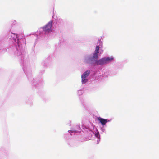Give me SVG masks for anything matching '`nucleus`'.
<instances>
[{"instance_id":"7","label":"nucleus","mask_w":159,"mask_h":159,"mask_svg":"<svg viewBox=\"0 0 159 159\" xmlns=\"http://www.w3.org/2000/svg\"><path fill=\"white\" fill-rule=\"evenodd\" d=\"M14 34L16 35V38L18 40H19V38L18 37V36H17L18 34Z\"/></svg>"},{"instance_id":"6","label":"nucleus","mask_w":159,"mask_h":159,"mask_svg":"<svg viewBox=\"0 0 159 159\" xmlns=\"http://www.w3.org/2000/svg\"><path fill=\"white\" fill-rule=\"evenodd\" d=\"M82 78V82L83 84L85 83L88 80L86 78Z\"/></svg>"},{"instance_id":"10","label":"nucleus","mask_w":159,"mask_h":159,"mask_svg":"<svg viewBox=\"0 0 159 159\" xmlns=\"http://www.w3.org/2000/svg\"><path fill=\"white\" fill-rule=\"evenodd\" d=\"M95 135H96V136H97V134H95Z\"/></svg>"},{"instance_id":"4","label":"nucleus","mask_w":159,"mask_h":159,"mask_svg":"<svg viewBox=\"0 0 159 159\" xmlns=\"http://www.w3.org/2000/svg\"><path fill=\"white\" fill-rule=\"evenodd\" d=\"M90 72L89 70H87L82 75L81 78H86L88 76Z\"/></svg>"},{"instance_id":"9","label":"nucleus","mask_w":159,"mask_h":159,"mask_svg":"<svg viewBox=\"0 0 159 159\" xmlns=\"http://www.w3.org/2000/svg\"><path fill=\"white\" fill-rule=\"evenodd\" d=\"M95 135H96V136H97V134H95Z\"/></svg>"},{"instance_id":"2","label":"nucleus","mask_w":159,"mask_h":159,"mask_svg":"<svg viewBox=\"0 0 159 159\" xmlns=\"http://www.w3.org/2000/svg\"><path fill=\"white\" fill-rule=\"evenodd\" d=\"M43 30L46 32H49L52 30V22L50 21L43 28Z\"/></svg>"},{"instance_id":"5","label":"nucleus","mask_w":159,"mask_h":159,"mask_svg":"<svg viewBox=\"0 0 159 159\" xmlns=\"http://www.w3.org/2000/svg\"><path fill=\"white\" fill-rule=\"evenodd\" d=\"M113 59V57H105V60L106 64H107L111 61Z\"/></svg>"},{"instance_id":"3","label":"nucleus","mask_w":159,"mask_h":159,"mask_svg":"<svg viewBox=\"0 0 159 159\" xmlns=\"http://www.w3.org/2000/svg\"><path fill=\"white\" fill-rule=\"evenodd\" d=\"M98 120L99 122L101 123V124L102 125H105V124L107 122V119H104L100 117H99L98 118Z\"/></svg>"},{"instance_id":"1","label":"nucleus","mask_w":159,"mask_h":159,"mask_svg":"<svg viewBox=\"0 0 159 159\" xmlns=\"http://www.w3.org/2000/svg\"><path fill=\"white\" fill-rule=\"evenodd\" d=\"M99 48L100 47L98 45L96 47L94 53L93 54V57H91V60L92 61H96L95 63L98 65H103L106 64L105 60V58H103L99 60H97L98 58L99 50Z\"/></svg>"},{"instance_id":"8","label":"nucleus","mask_w":159,"mask_h":159,"mask_svg":"<svg viewBox=\"0 0 159 159\" xmlns=\"http://www.w3.org/2000/svg\"><path fill=\"white\" fill-rule=\"evenodd\" d=\"M16 21H15V20L14 21H13V24H16Z\"/></svg>"}]
</instances>
